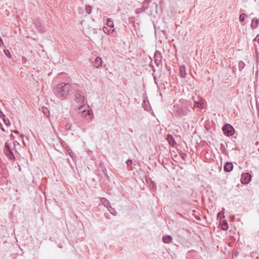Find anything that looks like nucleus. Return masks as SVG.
<instances>
[{
    "label": "nucleus",
    "instance_id": "1",
    "mask_svg": "<svg viewBox=\"0 0 259 259\" xmlns=\"http://www.w3.org/2000/svg\"><path fill=\"white\" fill-rule=\"evenodd\" d=\"M192 108L189 101L181 99L179 102L174 105L173 113L176 116L183 117L188 114Z\"/></svg>",
    "mask_w": 259,
    "mask_h": 259
},
{
    "label": "nucleus",
    "instance_id": "2",
    "mask_svg": "<svg viewBox=\"0 0 259 259\" xmlns=\"http://www.w3.org/2000/svg\"><path fill=\"white\" fill-rule=\"evenodd\" d=\"M70 89V83L61 82L57 84L54 89V93L57 98L63 100L68 96Z\"/></svg>",
    "mask_w": 259,
    "mask_h": 259
},
{
    "label": "nucleus",
    "instance_id": "3",
    "mask_svg": "<svg viewBox=\"0 0 259 259\" xmlns=\"http://www.w3.org/2000/svg\"><path fill=\"white\" fill-rule=\"evenodd\" d=\"M74 101L78 105H82L84 103V97L82 92L79 89L76 90L74 93ZM82 106H80L79 109H81Z\"/></svg>",
    "mask_w": 259,
    "mask_h": 259
},
{
    "label": "nucleus",
    "instance_id": "4",
    "mask_svg": "<svg viewBox=\"0 0 259 259\" xmlns=\"http://www.w3.org/2000/svg\"><path fill=\"white\" fill-rule=\"evenodd\" d=\"M224 134L226 136L229 137L234 134L235 130L234 127L229 123H226L222 127Z\"/></svg>",
    "mask_w": 259,
    "mask_h": 259
},
{
    "label": "nucleus",
    "instance_id": "5",
    "mask_svg": "<svg viewBox=\"0 0 259 259\" xmlns=\"http://www.w3.org/2000/svg\"><path fill=\"white\" fill-rule=\"evenodd\" d=\"M241 180L242 184H248L251 180V176L248 173L242 174Z\"/></svg>",
    "mask_w": 259,
    "mask_h": 259
},
{
    "label": "nucleus",
    "instance_id": "6",
    "mask_svg": "<svg viewBox=\"0 0 259 259\" xmlns=\"http://www.w3.org/2000/svg\"><path fill=\"white\" fill-rule=\"evenodd\" d=\"M81 115L87 120H91L93 117L92 111L90 110H84L81 112Z\"/></svg>",
    "mask_w": 259,
    "mask_h": 259
},
{
    "label": "nucleus",
    "instance_id": "7",
    "mask_svg": "<svg viewBox=\"0 0 259 259\" xmlns=\"http://www.w3.org/2000/svg\"><path fill=\"white\" fill-rule=\"evenodd\" d=\"M233 165L232 162H227L224 167V171L226 172H230L233 170Z\"/></svg>",
    "mask_w": 259,
    "mask_h": 259
},
{
    "label": "nucleus",
    "instance_id": "8",
    "mask_svg": "<svg viewBox=\"0 0 259 259\" xmlns=\"http://www.w3.org/2000/svg\"><path fill=\"white\" fill-rule=\"evenodd\" d=\"M4 153L10 160H14L15 159L11 149L10 150H4Z\"/></svg>",
    "mask_w": 259,
    "mask_h": 259
},
{
    "label": "nucleus",
    "instance_id": "9",
    "mask_svg": "<svg viewBox=\"0 0 259 259\" xmlns=\"http://www.w3.org/2000/svg\"><path fill=\"white\" fill-rule=\"evenodd\" d=\"M180 74L182 78H185L186 76V67L185 65H182L180 68Z\"/></svg>",
    "mask_w": 259,
    "mask_h": 259
},
{
    "label": "nucleus",
    "instance_id": "10",
    "mask_svg": "<svg viewBox=\"0 0 259 259\" xmlns=\"http://www.w3.org/2000/svg\"><path fill=\"white\" fill-rule=\"evenodd\" d=\"M166 139H167V141L168 142L169 144L171 146H175V145L176 144V142H175L174 138L171 135L168 134L167 136Z\"/></svg>",
    "mask_w": 259,
    "mask_h": 259
},
{
    "label": "nucleus",
    "instance_id": "11",
    "mask_svg": "<svg viewBox=\"0 0 259 259\" xmlns=\"http://www.w3.org/2000/svg\"><path fill=\"white\" fill-rule=\"evenodd\" d=\"M102 65V60L101 58L99 57H97L94 62V66L96 68H99Z\"/></svg>",
    "mask_w": 259,
    "mask_h": 259
},
{
    "label": "nucleus",
    "instance_id": "12",
    "mask_svg": "<svg viewBox=\"0 0 259 259\" xmlns=\"http://www.w3.org/2000/svg\"><path fill=\"white\" fill-rule=\"evenodd\" d=\"M172 237L170 235H166L162 237V241L165 243H169L172 241Z\"/></svg>",
    "mask_w": 259,
    "mask_h": 259
},
{
    "label": "nucleus",
    "instance_id": "13",
    "mask_svg": "<svg viewBox=\"0 0 259 259\" xmlns=\"http://www.w3.org/2000/svg\"><path fill=\"white\" fill-rule=\"evenodd\" d=\"M259 24V19L257 18H253L252 20V22L251 24V26L252 28H256L257 27L258 25Z\"/></svg>",
    "mask_w": 259,
    "mask_h": 259
},
{
    "label": "nucleus",
    "instance_id": "14",
    "mask_svg": "<svg viewBox=\"0 0 259 259\" xmlns=\"http://www.w3.org/2000/svg\"><path fill=\"white\" fill-rule=\"evenodd\" d=\"M100 200H101V202H102V203L104 204V205L105 206H106L107 208H108V207L110 206V203L107 199L103 197Z\"/></svg>",
    "mask_w": 259,
    "mask_h": 259
},
{
    "label": "nucleus",
    "instance_id": "15",
    "mask_svg": "<svg viewBox=\"0 0 259 259\" xmlns=\"http://www.w3.org/2000/svg\"><path fill=\"white\" fill-rule=\"evenodd\" d=\"M103 30L105 33L110 34V33H112L114 31V29L113 28H111V27L108 28L106 26H104L103 27Z\"/></svg>",
    "mask_w": 259,
    "mask_h": 259
},
{
    "label": "nucleus",
    "instance_id": "16",
    "mask_svg": "<svg viewBox=\"0 0 259 259\" xmlns=\"http://www.w3.org/2000/svg\"><path fill=\"white\" fill-rule=\"evenodd\" d=\"M162 55L159 51H156L154 53V59L161 60Z\"/></svg>",
    "mask_w": 259,
    "mask_h": 259
},
{
    "label": "nucleus",
    "instance_id": "17",
    "mask_svg": "<svg viewBox=\"0 0 259 259\" xmlns=\"http://www.w3.org/2000/svg\"><path fill=\"white\" fill-rule=\"evenodd\" d=\"M108 210L112 215L114 216H116L117 215L116 211L114 208L112 207L111 206L108 207Z\"/></svg>",
    "mask_w": 259,
    "mask_h": 259
},
{
    "label": "nucleus",
    "instance_id": "18",
    "mask_svg": "<svg viewBox=\"0 0 259 259\" xmlns=\"http://www.w3.org/2000/svg\"><path fill=\"white\" fill-rule=\"evenodd\" d=\"M106 25L111 28H113L114 27L113 22L110 18H108L107 19Z\"/></svg>",
    "mask_w": 259,
    "mask_h": 259
},
{
    "label": "nucleus",
    "instance_id": "19",
    "mask_svg": "<svg viewBox=\"0 0 259 259\" xmlns=\"http://www.w3.org/2000/svg\"><path fill=\"white\" fill-rule=\"evenodd\" d=\"M222 229L224 231H226L228 229V224L226 221H224L222 224Z\"/></svg>",
    "mask_w": 259,
    "mask_h": 259
},
{
    "label": "nucleus",
    "instance_id": "20",
    "mask_svg": "<svg viewBox=\"0 0 259 259\" xmlns=\"http://www.w3.org/2000/svg\"><path fill=\"white\" fill-rule=\"evenodd\" d=\"M35 26L37 28L38 30L39 31H42L43 30L41 29V24L40 22L39 21H35L34 22Z\"/></svg>",
    "mask_w": 259,
    "mask_h": 259
},
{
    "label": "nucleus",
    "instance_id": "21",
    "mask_svg": "<svg viewBox=\"0 0 259 259\" xmlns=\"http://www.w3.org/2000/svg\"><path fill=\"white\" fill-rule=\"evenodd\" d=\"M194 102H195L196 106L198 108H203V104L201 101H194Z\"/></svg>",
    "mask_w": 259,
    "mask_h": 259
},
{
    "label": "nucleus",
    "instance_id": "22",
    "mask_svg": "<svg viewBox=\"0 0 259 259\" xmlns=\"http://www.w3.org/2000/svg\"><path fill=\"white\" fill-rule=\"evenodd\" d=\"M245 65V63L243 61H240L238 63L239 70L241 71L244 68Z\"/></svg>",
    "mask_w": 259,
    "mask_h": 259
},
{
    "label": "nucleus",
    "instance_id": "23",
    "mask_svg": "<svg viewBox=\"0 0 259 259\" xmlns=\"http://www.w3.org/2000/svg\"><path fill=\"white\" fill-rule=\"evenodd\" d=\"M2 118H3V121L6 125L9 126L10 125V122L9 119L7 117H6L5 115V116L2 117Z\"/></svg>",
    "mask_w": 259,
    "mask_h": 259
},
{
    "label": "nucleus",
    "instance_id": "24",
    "mask_svg": "<svg viewBox=\"0 0 259 259\" xmlns=\"http://www.w3.org/2000/svg\"><path fill=\"white\" fill-rule=\"evenodd\" d=\"M42 111L46 116H49L50 114V111L47 107H42Z\"/></svg>",
    "mask_w": 259,
    "mask_h": 259
},
{
    "label": "nucleus",
    "instance_id": "25",
    "mask_svg": "<svg viewBox=\"0 0 259 259\" xmlns=\"http://www.w3.org/2000/svg\"><path fill=\"white\" fill-rule=\"evenodd\" d=\"M11 149L10 148V143H9V141H7L5 143V148L4 149V150H10Z\"/></svg>",
    "mask_w": 259,
    "mask_h": 259
},
{
    "label": "nucleus",
    "instance_id": "26",
    "mask_svg": "<svg viewBox=\"0 0 259 259\" xmlns=\"http://www.w3.org/2000/svg\"><path fill=\"white\" fill-rule=\"evenodd\" d=\"M224 210H225V208H223L222 209V210L220 212H219L218 214V217L220 218V220L225 218L224 212Z\"/></svg>",
    "mask_w": 259,
    "mask_h": 259
},
{
    "label": "nucleus",
    "instance_id": "27",
    "mask_svg": "<svg viewBox=\"0 0 259 259\" xmlns=\"http://www.w3.org/2000/svg\"><path fill=\"white\" fill-rule=\"evenodd\" d=\"M92 8L91 6L90 5H87L85 6V11H86V12L88 14H90L92 12Z\"/></svg>",
    "mask_w": 259,
    "mask_h": 259
},
{
    "label": "nucleus",
    "instance_id": "28",
    "mask_svg": "<svg viewBox=\"0 0 259 259\" xmlns=\"http://www.w3.org/2000/svg\"><path fill=\"white\" fill-rule=\"evenodd\" d=\"M4 52L5 53V54L9 58H11L12 56H11V54L10 53V52H9V51L8 50H5L4 51Z\"/></svg>",
    "mask_w": 259,
    "mask_h": 259
},
{
    "label": "nucleus",
    "instance_id": "29",
    "mask_svg": "<svg viewBox=\"0 0 259 259\" xmlns=\"http://www.w3.org/2000/svg\"><path fill=\"white\" fill-rule=\"evenodd\" d=\"M246 15L244 13H242L240 15L239 20L240 22H243L245 18Z\"/></svg>",
    "mask_w": 259,
    "mask_h": 259
},
{
    "label": "nucleus",
    "instance_id": "30",
    "mask_svg": "<svg viewBox=\"0 0 259 259\" xmlns=\"http://www.w3.org/2000/svg\"><path fill=\"white\" fill-rule=\"evenodd\" d=\"M154 61L157 66H159L161 63V60L158 59H154Z\"/></svg>",
    "mask_w": 259,
    "mask_h": 259
},
{
    "label": "nucleus",
    "instance_id": "31",
    "mask_svg": "<svg viewBox=\"0 0 259 259\" xmlns=\"http://www.w3.org/2000/svg\"><path fill=\"white\" fill-rule=\"evenodd\" d=\"M133 163L132 160L131 159H128L126 161V164L127 166H131Z\"/></svg>",
    "mask_w": 259,
    "mask_h": 259
},
{
    "label": "nucleus",
    "instance_id": "32",
    "mask_svg": "<svg viewBox=\"0 0 259 259\" xmlns=\"http://www.w3.org/2000/svg\"><path fill=\"white\" fill-rule=\"evenodd\" d=\"M65 128L66 130H70L71 128V125L69 123H66L65 125Z\"/></svg>",
    "mask_w": 259,
    "mask_h": 259
},
{
    "label": "nucleus",
    "instance_id": "33",
    "mask_svg": "<svg viewBox=\"0 0 259 259\" xmlns=\"http://www.w3.org/2000/svg\"><path fill=\"white\" fill-rule=\"evenodd\" d=\"M253 41H257L259 44V34L256 35V36L254 38Z\"/></svg>",
    "mask_w": 259,
    "mask_h": 259
},
{
    "label": "nucleus",
    "instance_id": "34",
    "mask_svg": "<svg viewBox=\"0 0 259 259\" xmlns=\"http://www.w3.org/2000/svg\"><path fill=\"white\" fill-rule=\"evenodd\" d=\"M69 155L70 156V157L72 159H73L74 153H73V152L71 150L70 152H69Z\"/></svg>",
    "mask_w": 259,
    "mask_h": 259
},
{
    "label": "nucleus",
    "instance_id": "35",
    "mask_svg": "<svg viewBox=\"0 0 259 259\" xmlns=\"http://www.w3.org/2000/svg\"><path fill=\"white\" fill-rule=\"evenodd\" d=\"M5 114L3 113V112L0 110V117L2 118V117L5 116Z\"/></svg>",
    "mask_w": 259,
    "mask_h": 259
},
{
    "label": "nucleus",
    "instance_id": "36",
    "mask_svg": "<svg viewBox=\"0 0 259 259\" xmlns=\"http://www.w3.org/2000/svg\"><path fill=\"white\" fill-rule=\"evenodd\" d=\"M186 156H187V154L185 153H182V154L181 155V157H182L183 159H184L185 157Z\"/></svg>",
    "mask_w": 259,
    "mask_h": 259
},
{
    "label": "nucleus",
    "instance_id": "37",
    "mask_svg": "<svg viewBox=\"0 0 259 259\" xmlns=\"http://www.w3.org/2000/svg\"><path fill=\"white\" fill-rule=\"evenodd\" d=\"M3 45V41L2 38L0 37V46H2Z\"/></svg>",
    "mask_w": 259,
    "mask_h": 259
},
{
    "label": "nucleus",
    "instance_id": "38",
    "mask_svg": "<svg viewBox=\"0 0 259 259\" xmlns=\"http://www.w3.org/2000/svg\"><path fill=\"white\" fill-rule=\"evenodd\" d=\"M147 4H148V2H147V1H144L143 2V5H144V6H146V5H147Z\"/></svg>",
    "mask_w": 259,
    "mask_h": 259
},
{
    "label": "nucleus",
    "instance_id": "39",
    "mask_svg": "<svg viewBox=\"0 0 259 259\" xmlns=\"http://www.w3.org/2000/svg\"><path fill=\"white\" fill-rule=\"evenodd\" d=\"M12 132H13L15 134H18L19 133V132L17 130H14V131H12Z\"/></svg>",
    "mask_w": 259,
    "mask_h": 259
},
{
    "label": "nucleus",
    "instance_id": "40",
    "mask_svg": "<svg viewBox=\"0 0 259 259\" xmlns=\"http://www.w3.org/2000/svg\"><path fill=\"white\" fill-rule=\"evenodd\" d=\"M195 218L198 220V221H200L201 220V219L199 217V216H197V217H195Z\"/></svg>",
    "mask_w": 259,
    "mask_h": 259
},
{
    "label": "nucleus",
    "instance_id": "41",
    "mask_svg": "<svg viewBox=\"0 0 259 259\" xmlns=\"http://www.w3.org/2000/svg\"><path fill=\"white\" fill-rule=\"evenodd\" d=\"M256 108L257 109V110H258V112L259 113V104H256Z\"/></svg>",
    "mask_w": 259,
    "mask_h": 259
},
{
    "label": "nucleus",
    "instance_id": "42",
    "mask_svg": "<svg viewBox=\"0 0 259 259\" xmlns=\"http://www.w3.org/2000/svg\"><path fill=\"white\" fill-rule=\"evenodd\" d=\"M1 129H2V131H5V130H4V127H1Z\"/></svg>",
    "mask_w": 259,
    "mask_h": 259
},
{
    "label": "nucleus",
    "instance_id": "43",
    "mask_svg": "<svg viewBox=\"0 0 259 259\" xmlns=\"http://www.w3.org/2000/svg\"><path fill=\"white\" fill-rule=\"evenodd\" d=\"M177 214H179V215L180 216H181V217H182V215L181 214L179 213H178Z\"/></svg>",
    "mask_w": 259,
    "mask_h": 259
},
{
    "label": "nucleus",
    "instance_id": "44",
    "mask_svg": "<svg viewBox=\"0 0 259 259\" xmlns=\"http://www.w3.org/2000/svg\"><path fill=\"white\" fill-rule=\"evenodd\" d=\"M10 137H13V134H11Z\"/></svg>",
    "mask_w": 259,
    "mask_h": 259
},
{
    "label": "nucleus",
    "instance_id": "45",
    "mask_svg": "<svg viewBox=\"0 0 259 259\" xmlns=\"http://www.w3.org/2000/svg\"><path fill=\"white\" fill-rule=\"evenodd\" d=\"M20 137H24V136H23V135H20Z\"/></svg>",
    "mask_w": 259,
    "mask_h": 259
}]
</instances>
